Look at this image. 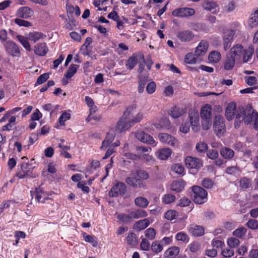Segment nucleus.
<instances>
[{
    "instance_id": "nucleus-1",
    "label": "nucleus",
    "mask_w": 258,
    "mask_h": 258,
    "mask_svg": "<svg viewBox=\"0 0 258 258\" xmlns=\"http://www.w3.org/2000/svg\"><path fill=\"white\" fill-rule=\"evenodd\" d=\"M242 121H244L246 124L254 121V128L258 130V113L254 111L251 106L244 108L242 106L239 107L236 114L235 126L238 127Z\"/></svg>"
},
{
    "instance_id": "nucleus-2",
    "label": "nucleus",
    "mask_w": 258,
    "mask_h": 258,
    "mask_svg": "<svg viewBox=\"0 0 258 258\" xmlns=\"http://www.w3.org/2000/svg\"><path fill=\"white\" fill-rule=\"evenodd\" d=\"M136 105L132 104L129 106L124 111L122 117L128 121H135V124L139 122L143 118V114L141 112L136 113Z\"/></svg>"
},
{
    "instance_id": "nucleus-3",
    "label": "nucleus",
    "mask_w": 258,
    "mask_h": 258,
    "mask_svg": "<svg viewBox=\"0 0 258 258\" xmlns=\"http://www.w3.org/2000/svg\"><path fill=\"white\" fill-rule=\"evenodd\" d=\"M191 197L194 202L197 204H202L207 201V191L203 187L194 185L192 187Z\"/></svg>"
},
{
    "instance_id": "nucleus-4",
    "label": "nucleus",
    "mask_w": 258,
    "mask_h": 258,
    "mask_svg": "<svg viewBox=\"0 0 258 258\" xmlns=\"http://www.w3.org/2000/svg\"><path fill=\"white\" fill-rule=\"evenodd\" d=\"M126 183L136 188H144L146 187L145 183L140 178H138L135 171H132L130 176L125 179Z\"/></svg>"
},
{
    "instance_id": "nucleus-5",
    "label": "nucleus",
    "mask_w": 258,
    "mask_h": 258,
    "mask_svg": "<svg viewBox=\"0 0 258 258\" xmlns=\"http://www.w3.org/2000/svg\"><path fill=\"white\" fill-rule=\"evenodd\" d=\"M224 119L221 115H216L214 118L213 128L215 133L218 136L223 135L226 131Z\"/></svg>"
},
{
    "instance_id": "nucleus-6",
    "label": "nucleus",
    "mask_w": 258,
    "mask_h": 258,
    "mask_svg": "<svg viewBox=\"0 0 258 258\" xmlns=\"http://www.w3.org/2000/svg\"><path fill=\"white\" fill-rule=\"evenodd\" d=\"M126 190V186L125 184L121 182H117L112 187L109 192V195L111 197L123 196L125 193Z\"/></svg>"
},
{
    "instance_id": "nucleus-7",
    "label": "nucleus",
    "mask_w": 258,
    "mask_h": 258,
    "mask_svg": "<svg viewBox=\"0 0 258 258\" xmlns=\"http://www.w3.org/2000/svg\"><path fill=\"white\" fill-rule=\"evenodd\" d=\"M134 125V121H128L122 116L116 124L115 131L117 133H120L129 130Z\"/></svg>"
},
{
    "instance_id": "nucleus-8",
    "label": "nucleus",
    "mask_w": 258,
    "mask_h": 258,
    "mask_svg": "<svg viewBox=\"0 0 258 258\" xmlns=\"http://www.w3.org/2000/svg\"><path fill=\"white\" fill-rule=\"evenodd\" d=\"M184 161L187 168L199 169L203 166V161L201 159L191 156L187 157Z\"/></svg>"
},
{
    "instance_id": "nucleus-9",
    "label": "nucleus",
    "mask_w": 258,
    "mask_h": 258,
    "mask_svg": "<svg viewBox=\"0 0 258 258\" xmlns=\"http://www.w3.org/2000/svg\"><path fill=\"white\" fill-rule=\"evenodd\" d=\"M158 136L161 142L174 147H178V142L177 140L171 135L165 133H160Z\"/></svg>"
},
{
    "instance_id": "nucleus-10",
    "label": "nucleus",
    "mask_w": 258,
    "mask_h": 258,
    "mask_svg": "<svg viewBox=\"0 0 258 258\" xmlns=\"http://www.w3.org/2000/svg\"><path fill=\"white\" fill-rule=\"evenodd\" d=\"M136 137L143 143L153 145V146H155L156 145L155 141L153 139V137L144 132H137L136 134Z\"/></svg>"
},
{
    "instance_id": "nucleus-11",
    "label": "nucleus",
    "mask_w": 258,
    "mask_h": 258,
    "mask_svg": "<svg viewBox=\"0 0 258 258\" xmlns=\"http://www.w3.org/2000/svg\"><path fill=\"white\" fill-rule=\"evenodd\" d=\"M6 51L8 53L14 57H19L20 55V51L18 45L14 42L9 41L5 45Z\"/></svg>"
},
{
    "instance_id": "nucleus-12",
    "label": "nucleus",
    "mask_w": 258,
    "mask_h": 258,
    "mask_svg": "<svg viewBox=\"0 0 258 258\" xmlns=\"http://www.w3.org/2000/svg\"><path fill=\"white\" fill-rule=\"evenodd\" d=\"M202 7L206 11H211L214 14L219 12V7L215 2L209 0H205L202 4Z\"/></svg>"
},
{
    "instance_id": "nucleus-13",
    "label": "nucleus",
    "mask_w": 258,
    "mask_h": 258,
    "mask_svg": "<svg viewBox=\"0 0 258 258\" xmlns=\"http://www.w3.org/2000/svg\"><path fill=\"white\" fill-rule=\"evenodd\" d=\"M177 38L182 42H188L193 40L195 34L190 30H182L177 34Z\"/></svg>"
},
{
    "instance_id": "nucleus-14",
    "label": "nucleus",
    "mask_w": 258,
    "mask_h": 258,
    "mask_svg": "<svg viewBox=\"0 0 258 258\" xmlns=\"http://www.w3.org/2000/svg\"><path fill=\"white\" fill-rule=\"evenodd\" d=\"M189 117L192 130L197 132L199 130V116L198 112H190L189 113Z\"/></svg>"
},
{
    "instance_id": "nucleus-15",
    "label": "nucleus",
    "mask_w": 258,
    "mask_h": 258,
    "mask_svg": "<svg viewBox=\"0 0 258 258\" xmlns=\"http://www.w3.org/2000/svg\"><path fill=\"white\" fill-rule=\"evenodd\" d=\"M33 11L28 7H23L19 9L16 12V16L18 18L28 19L33 15Z\"/></svg>"
},
{
    "instance_id": "nucleus-16",
    "label": "nucleus",
    "mask_w": 258,
    "mask_h": 258,
    "mask_svg": "<svg viewBox=\"0 0 258 258\" xmlns=\"http://www.w3.org/2000/svg\"><path fill=\"white\" fill-rule=\"evenodd\" d=\"M31 195L32 197L35 196L39 203H44L46 200L49 199V195L40 187L36 188L34 194H32Z\"/></svg>"
},
{
    "instance_id": "nucleus-17",
    "label": "nucleus",
    "mask_w": 258,
    "mask_h": 258,
    "mask_svg": "<svg viewBox=\"0 0 258 258\" xmlns=\"http://www.w3.org/2000/svg\"><path fill=\"white\" fill-rule=\"evenodd\" d=\"M209 43L208 41L204 40H201L195 50V55L197 57L204 55L207 51Z\"/></svg>"
},
{
    "instance_id": "nucleus-18",
    "label": "nucleus",
    "mask_w": 258,
    "mask_h": 258,
    "mask_svg": "<svg viewBox=\"0 0 258 258\" xmlns=\"http://www.w3.org/2000/svg\"><path fill=\"white\" fill-rule=\"evenodd\" d=\"M29 168V164L28 163L24 162L21 165V168L18 169L16 173V176L20 179H23L27 177L30 175L31 173Z\"/></svg>"
},
{
    "instance_id": "nucleus-19",
    "label": "nucleus",
    "mask_w": 258,
    "mask_h": 258,
    "mask_svg": "<svg viewBox=\"0 0 258 258\" xmlns=\"http://www.w3.org/2000/svg\"><path fill=\"white\" fill-rule=\"evenodd\" d=\"M248 26L251 29L258 26V8L254 9L250 14L248 20Z\"/></svg>"
},
{
    "instance_id": "nucleus-20",
    "label": "nucleus",
    "mask_w": 258,
    "mask_h": 258,
    "mask_svg": "<svg viewBox=\"0 0 258 258\" xmlns=\"http://www.w3.org/2000/svg\"><path fill=\"white\" fill-rule=\"evenodd\" d=\"M243 51L244 49L243 46L240 44H237L231 48L228 54L233 55V57L238 60L240 58Z\"/></svg>"
},
{
    "instance_id": "nucleus-21",
    "label": "nucleus",
    "mask_w": 258,
    "mask_h": 258,
    "mask_svg": "<svg viewBox=\"0 0 258 258\" xmlns=\"http://www.w3.org/2000/svg\"><path fill=\"white\" fill-rule=\"evenodd\" d=\"M236 111V105L234 102L229 103L225 110V116L230 120H232Z\"/></svg>"
},
{
    "instance_id": "nucleus-22",
    "label": "nucleus",
    "mask_w": 258,
    "mask_h": 258,
    "mask_svg": "<svg viewBox=\"0 0 258 258\" xmlns=\"http://www.w3.org/2000/svg\"><path fill=\"white\" fill-rule=\"evenodd\" d=\"M235 33V30L232 29H230L227 31V34L224 36L223 38V45L225 50H227L231 46L232 43L231 41Z\"/></svg>"
},
{
    "instance_id": "nucleus-23",
    "label": "nucleus",
    "mask_w": 258,
    "mask_h": 258,
    "mask_svg": "<svg viewBox=\"0 0 258 258\" xmlns=\"http://www.w3.org/2000/svg\"><path fill=\"white\" fill-rule=\"evenodd\" d=\"M185 182L182 179L176 180L172 182L170 185V189L177 192L181 191L184 188Z\"/></svg>"
},
{
    "instance_id": "nucleus-24",
    "label": "nucleus",
    "mask_w": 258,
    "mask_h": 258,
    "mask_svg": "<svg viewBox=\"0 0 258 258\" xmlns=\"http://www.w3.org/2000/svg\"><path fill=\"white\" fill-rule=\"evenodd\" d=\"M188 231L190 234L194 236H201L204 234L205 230L202 226L192 225L191 226Z\"/></svg>"
},
{
    "instance_id": "nucleus-25",
    "label": "nucleus",
    "mask_w": 258,
    "mask_h": 258,
    "mask_svg": "<svg viewBox=\"0 0 258 258\" xmlns=\"http://www.w3.org/2000/svg\"><path fill=\"white\" fill-rule=\"evenodd\" d=\"M150 225L149 219L146 218L136 222L134 225V229L136 231H141L145 229Z\"/></svg>"
},
{
    "instance_id": "nucleus-26",
    "label": "nucleus",
    "mask_w": 258,
    "mask_h": 258,
    "mask_svg": "<svg viewBox=\"0 0 258 258\" xmlns=\"http://www.w3.org/2000/svg\"><path fill=\"white\" fill-rule=\"evenodd\" d=\"M48 48L46 43L37 44L34 48V52L40 56H44L47 52Z\"/></svg>"
},
{
    "instance_id": "nucleus-27",
    "label": "nucleus",
    "mask_w": 258,
    "mask_h": 258,
    "mask_svg": "<svg viewBox=\"0 0 258 258\" xmlns=\"http://www.w3.org/2000/svg\"><path fill=\"white\" fill-rule=\"evenodd\" d=\"M212 107L210 105L206 104L201 110V118H211Z\"/></svg>"
},
{
    "instance_id": "nucleus-28",
    "label": "nucleus",
    "mask_w": 258,
    "mask_h": 258,
    "mask_svg": "<svg viewBox=\"0 0 258 258\" xmlns=\"http://www.w3.org/2000/svg\"><path fill=\"white\" fill-rule=\"evenodd\" d=\"M236 58L233 57V55L228 54L224 62V69L226 70H230L234 66Z\"/></svg>"
},
{
    "instance_id": "nucleus-29",
    "label": "nucleus",
    "mask_w": 258,
    "mask_h": 258,
    "mask_svg": "<svg viewBox=\"0 0 258 258\" xmlns=\"http://www.w3.org/2000/svg\"><path fill=\"white\" fill-rule=\"evenodd\" d=\"M172 151L169 148H163L157 152V155L160 160H166L171 155Z\"/></svg>"
},
{
    "instance_id": "nucleus-30",
    "label": "nucleus",
    "mask_w": 258,
    "mask_h": 258,
    "mask_svg": "<svg viewBox=\"0 0 258 258\" xmlns=\"http://www.w3.org/2000/svg\"><path fill=\"white\" fill-rule=\"evenodd\" d=\"M179 252V249L177 246H173L169 248L164 252V256L167 258H174L177 255Z\"/></svg>"
},
{
    "instance_id": "nucleus-31",
    "label": "nucleus",
    "mask_w": 258,
    "mask_h": 258,
    "mask_svg": "<svg viewBox=\"0 0 258 258\" xmlns=\"http://www.w3.org/2000/svg\"><path fill=\"white\" fill-rule=\"evenodd\" d=\"M131 215L133 219H139L144 218L147 216L148 214L147 212L141 209H138L131 212Z\"/></svg>"
},
{
    "instance_id": "nucleus-32",
    "label": "nucleus",
    "mask_w": 258,
    "mask_h": 258,
    "mask_svg": "<svg viewBox=\"0 0 258 258\" xmlns=\"http://www.w3.org/2000/svg\"><path fill=\"white\" fill-rule=\"evenodd\" d=\"M184 112L183 108L175 106L170 110L169 115L174 118H177L182 115Z\"/></svg>"
},
{
    "instance_id": "nucleus-33",
    "label": "nucleus",
    "mask_w": 258,
    "mask_h": 258,
    "mask_svg": "<svg viewBox=\"0 0 258 258\" xmlns=\"http://www.w3.org/2000/svg\"><path fill=\"white\" fill-rule=\"evenodd\" d=\"M149 203L148 200L143 197H139L135 199V205L142 208H146L148 206Z\"/></svg>"
},
{
    "instance_id": "nucleus-34",
    "label": "nucleus",
    "mask_w": 258,
    "mask_h": 258,
    "mask_svg": "<svg viewBox=\"0 0 258 258\" xmlns=\"http://www.w3.org/2000/svg\"><path fill=\"white\" fill-rule=\"evenodd\" d=\"M241 170L237 165L228 166L226 168L225 173L234 176H239L241 174Z\"/></svg>"
},
{
    "instance_id": "nucleus-35",
    "label": "nucleus",
    "mask_w": 258,
    "mask_h": 258,
    "mask_svg": "<svg viewBox=\"0 0 258 258\" xmlns=\"http://www.w3.org/2000/svg\"><path fill=\"white\" fill-rule=\"evenodd\" d=\"M138 62V58L137 55L133 54L130 57L125 63V66L127 69L131 70L134 68Z\"/></svg>"
},
{
    "instance_id": "nucleus-36",
    "label": "nucleus",
    "mask_w": 258,
    "mask_h": 258,
    "mask_svg": "<svg viewBox=\"0 0 258 258\" xmlns=\"http://www.w3.org/2000/svg\"><path fill=\"white\" fill-rule=\"evenodd\" d=\"M45 37V35L43 33L38 32H30L28 34V39L34 42H36L40 39L44 38Z\"/></svg>"
},
{
    "instance_id": "nucleus-37",
    "label": "nucleus",
    "mask_w": 258,
    "mask_h": 258,
    "mask_svg": "<svg viewBox=\"0 0 258 258\" xmlns=\"http://www.w3.org/2000/svg\"><path fill=\"white\" fill-rule=\"evenodd\" d=\"M234 151L228 148H222L220 150L221 155L225 159H231L234 156Z\"/></svg>"
},
{
    "instance_id": "nucleus-38",
    "label": "nucleus",
    "mask_w": 258,
    "mask_h": 258,
    "mask_svg": "<svg viewBox=\"0 0 258 258\" xmlns=\"http://www.w3.org/2000/svg\"><path fill=\"white\" fill-rule=\"evenodd\" d=\"M239 186L242 189H247L251 185V180L246 177L241 178L239 181Z\"/></svg>"
},
{
    "instance_id": "nucleus-39",
    "label": "nucleus",
    "mask_w": 258,
    "mask_h": 258,
    "mask_svg": "<svg viewBox=\"0 0 258 258\" xmlns=\"http://www.w3.org/2000/svg\"><path fill=\"white\" fill-rule=\"evenodd\" d=\"M78 68V65L71 64L68 68L67 72L64 75L65 77L68 79L72 78L76 73Z\"/></svg>"
},
{
    "instance_id": "nucleus-40",
    "label": "nucleus",
    "mask_w": 258,
    "mask_h": 258,
    "mask_svg": "<svg viewBox=\"0 0 258 258\" xmlns=\"http://www.w3.org/2000/svg\"><path fill=\"white\" fill-rule=\"evenodd\" d=\"M114 136L113 134L108 133L105 137V140L102 142V146L100 147L101 149L107 148L113 141Z\"/></svg>"
},
{
    "instance_id": "nucleus-41",
    "label": "nucleus",
    "mask_w": 258,
    "mask_h": 258,
    "mask_svg": "<svg viewBox=\"0 0 258 258\" xmlns=\"http://www.w3.org/2000/svg\"><path fill=\"white\" fill-rule=\"evenodd\" d=\"M131 213L130 214H119L117 216V219L124 223H129L133 220Z\"/></svg>"
},
{
    "instance_id": "nucleus-42",
    "label": "nucleus",
    "mask_w": 258,
    "mask_h": 258,
    "mask_svg": "<svg viewBox=\"0 0 258 258\" xmlns=\"http://www.w3.org/2000/svg\"><path fill=\"white\" fill-rule=\"evenodd\" d=\"M221 59V54L217 51H212L209 55V60L213 62H218Z\"/></svg>"
},
{
    "instance_id": "nucleus-43",
    "label": "nucleus",
    "mask_w": 258,
    "mask_h": 258,
    "mask_svg": "<svg viewBox=\"0 0 258 258\" xmlns=\"http://www.w3.org/2000/svg\"><path fill=\"white\" fill-rule=\"evenodd\" d=\"M253 52L254 49L252 47H249L247 49H245L243 56V62H247L251 57Z\"/></svg>"
},
{
    "instance_id": "nucleus-44",
    "label": "nucleus",
    "mask_w": 258,
    "mask_h": 258,
    "mask_svg": "<svg viewBox=\"0 0 258 258\" xmlns=\"http://www.w3.org/2000/svg\"><path fill=\"white\" fill-rule=\"evenodd\" d=\"M17 38L23 47L27 50H31V46L27 38L22 35H17Z\"/></svg>"
},
{
    "instance_id": "nucleus-45",
    "label": "nucleus",
    "mask_w": 258,
    "mask_h": 258,
    "mask_svg": "<svg viewBox=\"0 0 258 258\" xmlns=\"http://www.w3.org/2000/svg\"><path fill=\"white\" fill-rule=\"evenodd\" d=\"M177 216L178 212L173 210L167 211L164 215L165 218L170 221L175 219Z\"/></svg>"
},
{
    "instance_id": "nucleus-46",
    "label": "nucleus",
    "mask_w": 258,
    "mask_h": 258,
    "mask_svg": "<svg viewBox=\"0 0 258 258\" xmlns=\"http://www.w3.org/2000/svg\"><path fill=\"white\" fill-rule=\"evenodd\" d=\"M14 21L20 27H29L32 26L31 22L21 19L20 18H16Z\"/></svg>"
},
{
    "instance_id": "nucleus-47",
    "label": "nucleus",
    "mask_w": 258,
    "mask_h": 258,
    "mask_svg": "<svg viewBox=\"0 0 258 258\" xmlns=\"http://www.w3.org/2000/svg\"><path fill=\"white\" fill-rule=\"evenodd\" d=\"M175 196L172 194H165L162 198V202L165 204H169L175 200Z\"/></svg>"
},
{
    "instance_id": "nucleus-48",
    "label": "nucleus",
    "mask_w": 258,
    "mask_h": 258,
    "mask_svg": "<svg viewBox=\"0 0 258 258\" xmlns=\"http://www.w3.org/2000/svg\"><path fill=\"white\" fill-rule=\"evenodd\" d=\"M151 248L152 250L156 253H159L163 250V246L158 241L152 242Z\"/></svg>"
},
{
    "instance_id": "nucleus-49",
    "label": "nucleus",
    "mask_w": 258,
    "mask_h": 258,
    "mask_svg": "<svg viewBox=\"0 0 258 258\" xmlns=\"http://www.w3.org/2000/svg\"><path fill=\"white\" fill-rule=\"evenodd\" d=\"M126 240L128 244L134 245L137 243V236L135 233L130 232L126 237Z\"/></svg>"
},
{
    "instance_id": "nucleus-50",
    "label": "nucleus",
    "mask_w": 258,
    "mask_h": 258,
    "mask_svg": "<svg viewBox=\"0 0 258 258\" xmlns=\"http://www.w3.org/2000/svg\"><path fill=\"white\" fill-rule=\"evenodd\" d=\"M208 145L204 142H200L196 145V148L200 153H204L208 150Z\"/></svg>"
},
{
    "instance_id": "nucleus-51",
    "label": "nucleus",
    "mask_w": 258,
    "mask_h": 258,
    "mask_svg": "<svg viewBox=\"0 0 258 258\" xmlns=\"http://www.w3.org/2000/svg\"><path fill=\"white\" fill-rule=\"evenodd\" d=\"M188 246L190 251L192 252H197L201 249V244L198 241H193Z\"/></svg>"
},
{
    "instance_id": "nucleus-52",
    "label": "nucleus",
    "mask_w": 258,
    "mask_h": 258,
    "mask_svg": "<svg viewBox=\"0 0 258 258\" xmlns=\"http://www.w3.org/2000/svg\"><path fill=\"white\" fill-rule=\"evenodd\" d=\"M184 61L188 64H195L197 62V58L194 56L192 53H188L184 57Z\"/></svg>"
},
{
    "instance_id": "nucleus-53",
    "label": "nucleus",
    "mask_w": 258,
    "mask_h": 258,
    "mask_svg": "<svg viewBox=\"0 0 258 258\" xmlns=\"http://www.w3.org/2000/svg\"><path fill=\"white\" fill-rule=\"evenodd\" d=\"M202 185L205 188H211L215 185V183L211 179L205 178L202 180Z\"/></svg>"
},
{
    "instance_id": "nucleus-54",
    "label": "nucleus",
    "mask_w": 258,
    "mask_h": 258,
    "mask_svg": "<svg viewBox=\"0 0 258 258\" xmlns=\"http://www.w3.org/2000/svg\"><path fill=\"white\" fill-rule=\"evenodd\" d=\"M172 170L178 174H182L184 171V167L180 164H175L172 166Z\"/></svg>"
},
{
    "instance_id": "nucleus-55",
    "label": "nucleus",
    "mask_w": 258,
    "mask_h": 258,
    "mask_svg": "<svg viewBox=\"0 0 258 258\" xmlns=\"http://www.w3.org/2000/svg\"><path fill=\"white\" fill-rule=\"evenodd\" d=\"M145 233V236L150 240L154 239L156 235V230L153 228L147 229Z\"/></svg>"
},
{
    "instance_id": "nucleus-56",
    "label": "nucleus",
    "mask_w": 258,
    "mask_h": 258,
    "mask_svg": "<svg viewBox=\"0 0 258 258\" xmlns=\"http://www.w3.org/2000/svg\"><path fill=\"white\" fill-rule=\"evenodd\" d=\"M239 242V239L234 237H231L227 240L228 245L232 248L238 246Z\"/></svg>"
},
{
    "instance_id": "nucleus-57",
    "label": "nucleus",
    "mask_w": 258,
    "mask_h": 258,
    "mask_svg": "<svg viewBox=\"0 0 258 258\" xmlns=\"http://www.w3.org/2000/svg\"><path fill=\"white\" fill-rule=\"evenodd\" d=\"M207 157L212 160H216L218 156V152L216 150L210 149L207 153Z\"/></svg>"
},
{
    "instance_id": "nucleus-58",
    "label": "nucleus",
    "mask_w": 258,
    "mask_h": 258,
    "mask_svg": "<svg viewBox=\"0 0 258 258\" xmlns=\"http://www.w3.org/2000/svg\"><path fill=\"white\" fill-rule=\"evenodd\" d=\"M234 250L231 248H226L222 250L221 254L224 257H231L234 255Z\"/></svg>"
},
{
    "instance_id": "nucleus-59",
    "label": "nucleus",
    "mask_w": 258,
    "mask_h": 258,
    "mask_svg": "<svg viewBox=\"0 0 258 258\" xmlns=\"http://www.w3.org/2000/svg\"><path fill=\"white\" fill-rule=\"evenodd\" d=\"M246 232V229L244 227L239 228L233 231V234L238 237H243Z\"/></svg>"
},
{
    "instance_id": "nucleus-60",
    "label": "nucleus",
    "mask_w": 258,
    "mask_h": 258,
    "mask_svg": "<svg viewBox=\"0 0 258 258\" xmlns=\"http://www.w3.org/2000/svg\"><path fill=\"white\" fill-rule=\"evenodd\" d=\"M49 75L48 73H44L37 78L36 84L41 85L46 81L49 78Z\"/></svg>"
},
{
    "instance_id": "nucleus-61",
    "label": "nucleus",
    "mask_w": 258,
    "mask_h": 258,
    "mask_svg": "<svg viewBox=\"0 0 258 258\" xmlns=\"http://www.w3.org/2000/svg\"><path fill=\"white\" fill-rule=\"evenodd\" d=\"M71 114L66 112H64L62 113L59 118V122L61 125H64V122L70 118Z\"/></svg>"
},
{
    "instance_id": "nucleus-62",
    "label": "nucleus",
    "mask_w": 258,
    "mask_h": 258,
    "mask_svg": "<svg viewBox=\"0 0 258 258\" xmlns=\"http://www.w3.org/2000/svg\"><path fill=\"white\" fill-rule=\"evenodd\" d=\"M84 240L88 242L92 243L94 246L97 244V242L94 240V237L91 235H87L86 233L83 234Z\"/></svg>"
},
{
    "instance_id": "nucleus-63",
    "label": "nucleus",
    "mask_w": 258,
    "mask_h": 258,
    "mask_svg": "<svg viewBox=\"0 0 258 258\" xmlns=\"http://www.w3.org/2000/svg\"><path fill=\"white\" fill-rule=\"evenodd\" d=\"M202 125L203 129L205 130H209L211 126V118H201Z\"/></svg>"
},
{
    "instance_id": "nucleus-64",
    "label": "nucleus",
    "mask_w": 258,
    "mask_h": 258,
    "mask_svg": "<svg viewBox=\"0 0 258 258\" xmlns=\"http://www.w3.org/2000/svg\"><path fill=\"white\" fill-rule=\"evenodd\" d=\"M247 226L251 229H258L257 220L254 219H250L246 223Z\"/></svg>"
}]
</instances>
